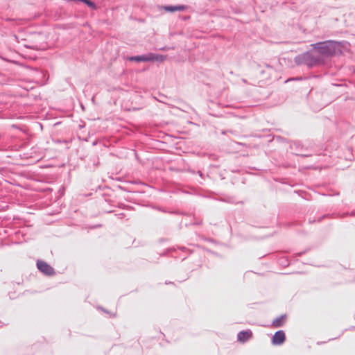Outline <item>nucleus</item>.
Returning <instances> with one entry per match:
<instances>
[{
	"mask_svg": "<svg viewBox=\"0 0 355 355\" xmlns=\"http://www.w3.org/2000/svg\"><path fill=\"white\" fill-rule=\"evenodd\" d=\"M37 267L40 271L46 275L52 276L55 275V270L53 267L42 260L37 261Z\"/></svg>",
	"mask_w": 355,
	"mask_h": 355,
	"instance_id": "f257e3e1",
	"label": "nucleus"
},
{
	"mask_svg": "<svg viewBox=\"0 0 355 355\" xmlns=\"http://www.w3.org/2000/svg\"><path fill=\"white\" fill-rule=\"evenodd\" d=\"M319 50L321 53L325 55H332L335 52L334 44L329 43H321L319 44Z\"/></svg>",
	"mask_w": 355,
	"mask_h": 355,
	"instance_id": "f03ea898",
	"label": "nucleus"
},
{
	"mask_svg": "<svg viewBox=\"0 0 355 355\" xmlns=\"http://www.w3.org/2000/svg\"><path fill=\"white\" fill-rule=\"evenodd\" d=\"M286 340V335L285 333L282 331H278L275 332L272 338V343L275 345H279L284 343Z\"/></svg>",
	"mask_w": 355,
	"mask_h": 355,
	"instance_id": "7ed1b4c3",
	"label": "nucleus"
},
{
	"mask_svg": "<svg viewBox=\"0 0 355 355\" xmlns=\"http://www.w3.org/2000/svg\"><path fill=\"white\" fill-rule=\"evenodd\" d=\"M252 336V332L250 330L242 331L238 334V340L241 343H245L251 338Z\"/></svg>",
	"mask_w": 355,
	"mask_h": 355,
	"instance_id": "20e7f679",
	"label": "nucleus"
},
{
	"mask_svg": "<svg viewBox=\"0 0 355 355\" xmlns=\"http://www.w3.org/2000/svg\"><path fill=\"white\" fill-rule=\"evenodd\" d=\"M187 8L186 6L180 5V6H164V10L167 12H175V11H183Z\"/></svg>",
	"mask_w": 355,
	"mask_h": 355,
	"instance_id": "39448f33",
	"label": "nucleus"
},
{
	"mask_svg": "<svg viewBox=\"0 0 355 355\" xmlns=\"http://www.w3.org/2000/svg\"><path fill=\"white\" fill-rule=\"evenodd\" d=\"M286 321V315H282L272 321V327L277 328L284 325Z\"/></svg>",
	"mask_w": 355,
	"mask_h": 355,
	"instance_id": "423d86ee",
	"label": "nucleus"
},
{
	"mask_svg": "<svg viewBox=\"0 0 355 355\" xmlns=\"http://www.w3.org/2000/svg\"><path fill=\"white\" fill-rule=\"evenodd\" d=\"M150 53L148 55H139L131 57L130 58V60L137 61V62H148L150 60Z\"/></svg>",
	"mask_w": 355,
	"mask_h": 355,
	"instance_id": "0eeeda50",
	"label": "nucleus"
},
{
	"mask_svg": "<svg viewBox=\"0 0 355 355\" xmlns=\"http://www.w3.org/2000/svg\"><path fill=\"white\" fill-rule=\"evenodd\" d=\"M150 58H151L150 61L162 62L166 59V56H164V55H155L153 53H150Z\"/></svg>",
	"mask_w": 355,
	"mask_h": 355,
	"instance_id": "6e6552de",
	"label": "nucleus"
}]
</instances>
